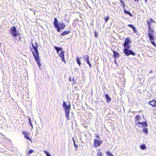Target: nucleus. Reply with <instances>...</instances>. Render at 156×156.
Instances as JSON below:
<instances>
[{"label":"nucleus","instance_id":"nucleus-9","mask_svg":"<svg viewBox=\"0 0 156 156\" xmlns=\"http://www.w3.org/2000/svg\"><path fill=\"white\" fill-rule=\"evenodd\" d=\"M136 124L139 127H145L147 126V124L146 122H136Z\"/></svg>","mask_w":156,"mask_h":156},{"label":"nucleus","instance_id":"nucleus-34","mask_svg":"<svg viewBox=\"0 0 156 156\" xmlns=\"http://www.w3.org/2000/svg\"><path fill=\"white\" fill-rule=\"evenodd\" d=\"M124 1H123L122 0H120V2L122 5L125 3Z\"/></svg>","mask_w":156,"mask_h":156},{"label":"nucleus","instance_id":"nucleus-46","mask_svg":"<svg viewBox=\"0 0 156 156\" xmlns=\"http://www.w3.org/2000/svg\"><path fill=\"white\" fill-rule=\"evenodd\" d=\"M147 0H145V2L146 3L147 2Z\"/></svg>","mask_w":156,"mask_h":156},{"label":"nucleus","instance_id":"nucleus-41","mask_svg":"<svg viewBox=\"0 0 156 156\" xmlns=\"http://www.w3.org/2000/svg\"><path fill=\"white\" fill-rule=\"evenodd\" d=\"M32 44V46L33 47V48H34L35 47V46H34V44L32 43V44Z\"/></svg>","mask_w":156,"mask_h":156},{"label":"nucleus","instance_id":"nucleus-31","mask_svg":"<svg viewBox=\"0 0 156 156\" xmlns=\"http://www.w3.org/2000/svg\"><path fill=\"white\" fill-rule=\"evenodd\" d=\"M147 24L148 25V26L150 27V26H151V23L149 21H148V20L147 21Z\"/></svg>","mask_w":156,"mask_h":156},{"label":"nucleus","instance_id":"nucleus-10","mask_svg":"<svg viewBox=\"0 0 156 156\" xmlns=\"http://www.w3.org/2000/svg\"><path fill=\"white\" fill-rule=\"evenodd\" d=\"M64 53L65 51H62L58 55V56L61 58L62 61L64 62L65 64H66L64 57Z\"/></svg>","mask_w":156,"mask_h":156},{"label":"nucleus","instance_id":"nucleus-19","mask_svg":"<svg viewBox=\"0 0 156 156\" xmlns=\"http://www.w3.org/2000/svg\"><path fill=\"white\" fill-rule=\"evenodd\" d=\"M123 10L125 13L129 15V16H133V15L130 13L129 11H127L125 9H124Z\"/></svg>","mask_w":156,"mask_h":156},{"label":"nucleus","instance_id":"nucleus-27","mask_svg":"<svg viewBox=\"0 0 156 156\" xmlns=\"http://www.w3.org/2000/svg\"><path fill=\"white\" fill-rule=\"evenodd\" d=\"M44 152L46 154L47 156H51L50 154L46 151H44Z\"/></svg>","mask_w":156,"mask_h":156},{"label":"nucleus","instance_id":"nucleus-11","mask_svg":"<svg viewBox=\"0 0 156 156\" xmlns=\"http://www.w3.org/2000/svg\"><path fill=\"white\" fill-rule=\"evenodd\" d=\"M22 134L23 135H24V137L28 139V140H30V141H31V140L30 138L29 137V133L28 132H26L24 131H23L22 132Z\"/></svg>","mask_w":156,"mask_h":156},{"label":"nucleus","instance_id":"nucleus-18","mask_svg":"<svg viewBox=\"0 0 156 156\" xmlns=\"http://www.w3.org/2000/svg\"><path fill=\"white\" fill-rule=\"evenodd\" d=\"M70 33L69 31H64L61 34V35L62 36H64L65 35L69 34Z\"/></svg>","mask_w":156,"mask_h":156},{"label":"nucleus","instance_id":"nucleus-25","mask_svg":"<svg viewBox=\"0 0 156 156\" xmlns=\"http://www.w3.org/2000/svg\"><path fill=\"white\" fill-rule=\"evenodd\" d=\"M106 154L108 156H114L113 154L111 153L110 151H107L106 152Z\"/></svg>","mask_w":156,"mask_h":156},{"label":"nucleus","instance_id":"nucleus-3","mask_svg":"<svg viewBox=\"0 0 156 156\" xmlns=\"http://www.w3.org/2000/svg\"><path fill=\"white\" fill-rule=\"evenodd\" d=\"M9 31L14 40H16V37L20 35L19 31L17 30V28L15 26L11 27Z\"/></svg>","mask_w":156,"mask_h":156},{"label":"nucleus","instance_id":"nucleus-37","mask_svg":"<svg viewBox=\"0 0 156 156\" xmlns=\"http://www.w3.org/2000/svg\"><path fill=\"white\" fill-rule=\"evenodd\" d=\"M73 83L74 84H75L76 83V81L74 80V78H73Z\"/></svg>","mask_w":156,"mask_h":156},{"label":"nucleus","instance_id":"nucleus-39","mask_svg":"<svg viewBox=\"0 0 156 156\" xmlns=\"http://www.w3.org/2000/svg\"><path fill=\"white\" fill-rule=\"evenodd\" d=\"M148 29H149V31H150V30H151L152 29L151 28V26H150V27L148 26Z\"/></svg>","mask_w":156,"mask_h":156},{"label":"nucleus","instance_id":"nucleus-6","mask_svg":"<svg viewBox=\"0 0 156 156\" xmlns=\"http://www.w3.org/2000/svg\"><path fill=\"white\" fill-rule=\"evenodd\" d=\"M132 41L129 37H127L125 39L124 43H123L124 48H130L131 46L130 44L131 43Z\"/></svg>","mask_w":156,"mask_h":156},{"label":"nucleus","instance_id":"nucleus-26","mask_svg":"<svg viewBox=\"0 0 156 156\" xmlns=\"http://www.w3.org/2000/svg\"><path fill=\"white\" fill-rule=\"evenodd\" d=\"M109 16H107L106 17H105L104 19L105 20V23H107V21L109 19Z\"/></svg>","mask_w":156,"mask_h":156},{"label":"nucleus","instance_id":"nucleus-33","mask_svg":"<svg viewBox=\"0 0 156 156\" xmlns=\"http://www.w3.org/2000/svg\"><path fill=\"white\" fill-rule=\"evenodd\" d=\"M149 20H150V22H152V23H155V22L151 18H150Z\"/></svg>","mask_w":156,"mask_h":156},{"label":"nucleus","instance_id":"nucleus-16","mask_svg":"<svg viewBox=\"0 0 156 156\" xmlns=\"http://www.w3.org/2000/svg\"><path fill=\"white\" fill-rule=\"evenodd\" d=\"M54 48L56 50L58 54V53L59 51H62V47H54Z\"/></svg>","mask_w":156,"mask_h":156},{"label":"nucleus","instance_id":"nucleus-36","mask_svg":"<svg viewBox=\"0 0 156 156\" xmlns=\"http://www.w3.org/2000/svg\"><path fill=\"white\" fill-rule=\"evenodd\" d=\"M154 32V30L151 29L150 31H149V32L148 33H151L152 34V33H153Z\"/></svg>","mask_w":156,"mask_h":156},{"label":"nucleus","instance_id":"nucleus-20","mask_svg":"<svg viewBox=\"0 0 156 156\" xmlns=\"http://www.w3.org/2000/svg\"><path fill=\"white\" fill-rule=\"evenodd\" d=\"M76 61L77 63L79 65V66H80V65L81 64L80 58H79L78 57H76Z\"/></svg>","mask_w":156,"mask_h":156},{"label":"nucleus","instance_id":"nucleus-35","mask_svg":"<svg viewBox=\"0 0 156 156\" xmlns=\"http://www.w3.org/2000/svg\"><path fill=\"white\" fill-rule=\"evenodd\" d=\"M122 6H123V10L124 9H125V6H126V5L125 4V3H124V4H122Z\"/></svg>","mask_w":156,"mask_h":156},{"label":"nucleus","instance_id":"nucleus-32","mask_svg":"<svg viewBox=\"0 0 156 156\" xmlns=\"http://www.w3.org/2000/svg\"><path fill=\"white\" fill-rule=\"evenodd\" d=\"M34 152V151L33 150H30L29 151V152H28V154H31V153H33V152Z\"/></svg>","mask_w":156,"mask_h":156},{"label":"nucleus","instance_id":"nucleus-13","mask_svg":"<svg viewBox=\"0 0 156 156\" xmlns=\"http://www.w3.org/2000/svg\"><path fill=\"white\" fill-rule=\"evenodd\" d=\"M148 104H150L153 107H156V101L154 100H153L151 101L148 102Z\"/></svg>","mask_w":156,"mask_h":156},{"label":"nucleus","instance_id":"nucleus-40","mask_svg":"<svg viewBox=\"0 0 156 156\" xmlns=\"http://www.w3.org/2000/svg\"><path fill=\"white\" fill-rule=\"evenodd\" d=\"M32 44V46L33 47V48H34L35 47V46H34V44L32 43V44Z\"/></svg>","mask_w":156,"mask_h":156},{"label":"nucleus","instance_id":"nucleus-12","mask_svg":"<svg viewBox=\"0 0 156 156\" xmlns=\"http://www.w3.org/2000/svg\"><path fill=\"white\" fill-rule=\"evenodd\" d=\"M148 35L150 41L151 40H155V36L152 33H148Z\"/></svg>","mask_w":156,"mask_h":156},{"label":"nucleus","instance_id":"nucleus-28","mask_svg":"<svg viewBox=\"0 0 156 156\" xmlns=\"http://www.w3.org/2000/svg\"><path fill=\"white\" fill-rule=\"evenodd\" d=\"M154 40H151L150 41L151 42V43L152 44H153L154 46H155V47H156V44H155V43H154Z\"/></svg>","mask_w":156,"mask_h":156},{"label":"nucleus","instance_id":"nucleus-14","mask_svg":"<svg viewBox=\"0 0 156 156\" xmlns=\"http://www.w3.org/2000/svg\"><path fill=\"white\" fill-rule=\"evenodd\" d=\"M127 26L133 29V32L134 33H135L137 32L136 27L133 24H128L127 25Z\"/></svg>","mask_w":156,"mask_h":156},{"label":"nucleus","instance_id":"nucleus-1","mask_svg":"<svg viewBox=\"0 0 156 156\" xmlns=\"http://www.w3.org/2000/svg\"><path fill=\"white\" fill-rule=\"evenodd\" d=\"M36 46L33 48V49L34 50V51H32V52L34 58L36 61L37 64L39 66V68L40 69L41 65L40 62L39 54L37 49L38 46L36 43Z\"/></svg>","mask_w":156,"mask_h":156},{"label":"nucleus","instance_id":"nucleus-15","mask_svg":"<svg viewBox=\"0 0 156 156\" xmlns=\"http://www.w3.org/2000/svg\"><path fill=\"white\" fill-rule=\"evenodd\" d=\"M105 96L106 98L107 103H108L110 102L111 100V98L108 96V95L107 94H105Z\"/></svg>","mask_w":156,"mask_h":156},{"label":"nucleus","instance_id":"nucleus-2","mask_svg":"<svg viewBox=\"0 0 156 156\" xmlns=\"http://www.w3.org/2000/svg\"><path fill=\"white\" fill-rule=\"evenodd\" d=\"M53 24L54 27L56 28L57 31L58 32H61V30L64 29L66 26L65 24L63 23L58 22L56 18H54Z\"/></svg>","mask_w":156,"mask_h":156},{"label":"nucleus","instance_id":"nucleus-47","mask_svg":"<svg viewBox=\"0 0 156 156\" xmlns=\"http://www.w3.org/2000/svg\"><path fill=\"white\" fill-rule=\"evenodd\" d=\"M151 71H150V73H151Z\"/></svg>","mask_w":156,"mask_h":156},{"label":"nucleus","instance_id":"nucleus-24","mask_svg":"<svg viewBox=\"0 0 156 156\" xmlns=\"http://www.w3.org/2000/svg\"><path fill=\"white\" fill-rule=\"evenodd\" d=\"M28 121H29V123L30 124V125L31 126L32 128L33 129V126L32 124V122H31V119L30 118V117H29L28 118Z\"/></svg>","mask_w":156,"mask_h":156},{"label":"nucleus","instance_id":"nucleus-30","mask_svg":"<svg viewBox=\"0 0 156 156\" xmlns=\"http://www.w3.org/2000/svg\"><path fill=\"white\" fill-rule=\"evenodd\" d=\"M73 143H74V146H75V147H76V148H77L78 147V146L77 145H76V144H75V141H74V139L73 138Z\"/></svg>","mask_w":156,"mask_h":156},{"label":"nucleus","instance_id":"nucleus-29","mask_svg":"<svg viewBox=\"0 0 156 156\" xmlns=\"http://www.w3.org/2000/svg\"><path fill=\"white\" fill-rule=\"evenodd\" d=\"M97 156H102V153L100 151H99L97 154Z\"/></svg>","mask_w":156,"mask_h":156},{"label":"nucleus","instance_id":"nucleus-21","mask_svg":"<svg viewBox=\"0 0 156 156\" xmlns=\"http://www.w3.org/2000/svg\"><path fill=\"white\" fill-rule=\"evenodd\" d=\"M140 147L141 149L143 150H144L146 149L147 147L144 144H143L140 145Z\"/></svg>","mask_w":156,"mask_h":156},{"label":"nucleus","instance_id":"nucleus-17","mask_svg":"<svg viewBox=\"0 0 156 156\" xmlns=\"http://www.w3.org/2000/svg\"><path fill=\"white\" fill-rule=\"evenodd\" d=\"M113 53V56L115 60L116 58L119 57L120 55L118 52L116 51H114Z\"/></svg>","mask_w":156,"mask_h":156},{"label":"nucleus","instance_id":"nucleus-5","mask_svg":"<svg viewBox=\"0 0 156 156\" xmlns=\"http://www.w3.org/2000/svg\"><path fill=\"white\" fill-rule=\"evenodd\" d=\"M130 48H124L123 49V52L125 53L126 56H128L130 55L133 56H135L136 55L135 52H133L132 50L130 49Z\"/></svg>","mask_w":156,"mask_h":156},{"label":"nucleus","instance_id":"nucleus-44","mask_svg":"<svg viewBox=\"0 0 156 156\" xmlns=\"http://www.w3.org/2000/svg\"><path fill=\"white\" fill-rule=\"evenodd\" d=\"M114 62H115V63L116 64H117V62H116V61H115H115H114Z\"/></svg>","mask_w":156,"mask_h":156},{"label":"nucleus","instance_id":"nucleus-38","mask_svg":"<svg viewBox=\"0 0 156 156\" xmlns=\"http://www.w3.org/2000/svg\"><path fill=\"white\" fill-rule=\"evenodd\" d=\"M94 36H95V37H97L98 36L97 35V34L96 33V32H95Z\"/></svg>","mask_w":156,"mask_h":156},{"label":"nucleus","instance_id":"nucleus-23","mask_svg":"<svg viewBox=\"0 0 156 156\" xmlns=\"http://www.w3.org/2000/svg\"><path fill=\"white\" fill-rule=\"evenodd\" d=\"M141 118L140 115H137L135 116V119H136V123L137 122V120H139Z\"/></svg>","mask_w":156,"mask_h":156},{"label":"nucleus","instance_id":"nucleus-8","mask_svg":"<svg viewBox=\"0 0 156 156\" xmlns=\"http://www.w3.org/2000/svg\"><path fill=\"white\" fill-rule=\"evenodd\" d=\"M84 60L88 65L90 68H92L91 64L89 61V57L87 55H84L83 57Z\"/></svg>","mask_w":156,"mask_h":156},{"label":"nucleus","instance_id":"nucleus-42","mask_svg":"<svg viewBox=\"0 0 156 156\" xmlns=\"http://www.w3.org/2000/svg\"><path fill=\"white\" fill-rule=\"evenodd\" d=\"M136 3H138L139 0H134Z\"/></svg>","mask_w":156,"mask_h":156},{"label":"nucleus","instance_id":"nucleus-22","mask_svg":"<svg viewBox=\"0 0 156 156\" xmlns=\"http://www.w3.org/2000/svg\"><path fill=\"white\" fill-rule=\"evenodd\" d=\"M143 132H144L147 135L148 133V129L147 128L145 127L142 128Z\"/></svg>","mask_w":156,"mask_h":156},{"label":"nucleus","instance_id":"nucleus-7","mask_svg":"<svg viewBox=\"0 0 156 156\" xmlns=\"http://www.w3.org/2000/svg\"><path fill=\"white\" fill-rule=\"evenodd\" d=\"M102 143V141L101 140H98L96 139L94 140V146L95 147L97 148L98 147L100 146Z\"/></svg>","mask_w":156,"mask_h":156},{"label":"nucleus","instance_id":"nucleus-45","mask_svg":"<svg viewBox=\"0 0 156 156\" xmlns=\"http://www.w3.org/2000/svg\"><path fill=\"white\" fill-rule=\"evenodd\" d=\"M69 81H71V78H69Z\"/></svg>","mask_w":156,"mask_h":156},{"label":"nucleus","instance_id":"nucleus-4","mask_svg":"<svg viewBox=\"0 0 156 156\" xmlns=\"http://www.w3.org/2000/svg\"><path fill=\"white\" fill-rule=\"evenodd\" d=\"M62 106L64 109L65 115L66 119L67 120H69V115L70 105H69V106H68L66 105V102L64 101L63 103Z\"/></svg>","mask_w":156,"mask_h":156},{"label":"nucleus","instance_id":"nucleus-43","mask_svg":"<svg viewBox=\"0 0 156 156\" xmlns=\"http://www.w3.org/2000/svg\"><path fill=\"white\" fill-rule=\"evenodd\" d=\"M96 137H97V138H99V139H100V137H99V136H98V135H96Z\"/></svg>","mask_w":156,"mask_h":156}]
</instances>
